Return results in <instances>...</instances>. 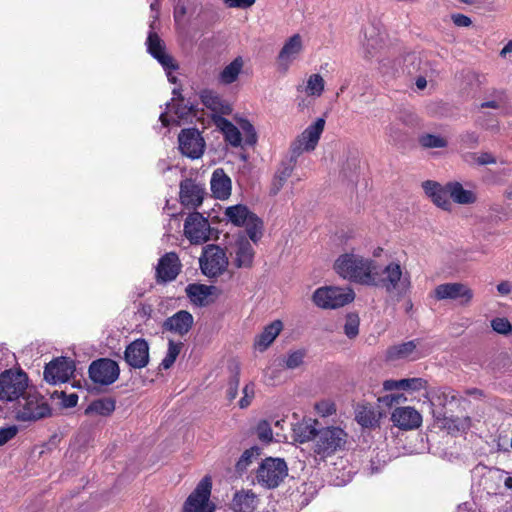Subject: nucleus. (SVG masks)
<instances>
[{"mask_svg": "<svg viewBox=\"0 0 512 512\" xmlns=\"http://www.w3.org/2000/svg\"><path fill=\"white\" fill-rule=\"evenodd\" d=\"M204 188L191 179H185L180 184V200L186 207L196 208L202 204Z\"/></svg>", "mask_w": 512, "mask_h": 512, "instance_id": "obj_24", "label": "nucleus"}, {"mask_svg": "<svg viewBox=\"0 0 512 512\" xmlns=\"http://www.w3.org/2000/svg\"><path fill=\"white\" fill-rule=\"evenodd\" d=\"M181 153L191 159L200 158L205 149V141L195 128L184 129L178 136Z\"/></svg>", "mask_w": 512, "mask_h": 512, "instance_id": "obj_18", "label": "nucleus"}, {"mask_svg": "<svg viewBox=\"0 0 512 512\" xmlns=\"http://www.w3.org/2000/svg\"><path fill=\"white\" fill-rule=\"evenodd\" d=\"M282 329L283 323L280 320H274L265 326L263 331L255 338V349L260 352L265 351L274 342Z\"/></svg>", "mask_w": 512, "mask_h": 512, "instance_id": "obj_29", "label": "nucleus"}, {"mask_svg": "<svg viewBox=\"0 0 512 512\" xmlns=\"http://www.w3.org/2000/svg\"><path fill=\"white\" fill-rule=\"evenodd\" d=\"M491 326L495 332L504 335L508 334L512 329L510 322L506 318L500 317L493 319L491 321Z\"/></svg>", "mask_w": 512, "mask_h": 512, "instance_id": "obj_53", "label": "nucleus"}, {"mask_svg": "<svg viewBox=\"0 0 512 512\" xmlns=\"http://www.w3.org/2000/svg\"><path fill=\"white\" fill-rule=\"evenodd\" d=\"M242 394L243 396L239 400V407L244 409L251 404L255 396V384L253 382L247 383L242 390Z\"/></svg>", "mask_w": 512, "mask_h": 512, "instance_id": "obj_47", "label": "nucleus"}, {"mask_svg": "<svg viewBox=\"0 0 512 512\" xmlns=\"http://www.w3.org/2000/svg\"><path fill=\"white\" fill-rule=\"evenodd\" d=\"M422 187L426 195L433 201L435 205L444 210L450 209L451 202L449 199L448 184L443 187L435 181L427 180L422 183Z\"/></svg>", "mask_w": 512, "mask_h": 512, "instance_id": "obj_27", "label": "nucleus"}, {"mask_svg": "<svg viewBox=\"0 0 512 512\" xmlns=\"http://www.w3.org/2000/svg\"><path fill=\"white\" fill-rule=\"evenodd\" d=\"M453 23L458 27H468L471 25V19L464 14H453L451 16Z\"/></svg>", "mask_w": 512, "mask_h": 512, "instance_id": "obj_56", "label": "nucleus"}, {"mask_svg": "<svg viewBox=\"0 0 512 512\" xmlns=\"http://www.w3.org/2000/svg\"><path fill=\"white\" fill-rule=\"evenodd\" d=\"M428 349L422 345L420 340H411L402 344L394 345L387 351V356L391 360L410 359L416 360L425 356Z\"/></svg>", "mask_w": 512, "mask_h": 512, "instance_id": "obj_21", "label": "nucleus"}, {"mask_svg": "<svg viewBox=\"0 0 512 512\" xmlns=\"http://www.w3.org/2000/svg\"><path fill=\"white\" fill-rule=\"evenodd\" d=\"M305 355L306 353L304 350L289 352L284 359L285 367L288 369H296L300 367L304 362Z\"/></svg>", "mask_w": 512, "mask_h": 512, "instance_id": "obj_43", "label": "nucleus"}, {"mask_svg": "<svg viewBox=\"0 0 512 512\" xmlns=\"http://www.w3.org/2000/svg\"><path fill=\"white\" fill-rule=\"evenodd\" d=\"M419 141L425 148H443L447 146V141L444 138L433 134H424Z\"/></svg>", "mask_w": 512, "mask_h": 512, "instance_id": "obj_45", "label": "nucleus"}, {"mask_svg": "<svg viewBox=\"0 0 512 512\" xmlns=\"http://www.w3.org/2000/svg\"><path fill=\"white\" fill-rule=\"evenodd\" d=\"M410 286V274L399 260L389 262L382 269L377 265L372 287L382 288L389 294L402 296Z\"/></svg>", "mask_w": 512, "mask_h": 512, "instance_id": "obj_2", "label": "nucleus"}, {"mask_svg": "<svg viewBox=\"0 0 512 512\" xmlns=\"http://www.w3.org/2000/svg\"><path fill=\"white\" fill-rule=\"evenodd\" d=\"M446 425L448 427V429H455L457 431H466L470 428L471 426V419L470 417H457V418H454V419H449L447 420L446 422Z\"/></svg>", "mask_w": 512, "mask_h": 512, "instance_id": "obj_49", "label": "nucleus"}, {"mask_svg": "<svg viewBox=\"0 0 512 512\" xmlns=\"http://www.w3.org/2000/svg\"><path fill=\"white\" fill-rule=\"evenodd\" d=\"M240 128L245 135V141L249 145L256 143L257 136L253 125L248 120L240 121Z\"/></svg>", "mask_w": 512, "mask_h": 512, "instance_id": "obj_50", "label": "nucleus"}, {"mask_svg": "<svg viewBox=\"0 0 512 512\" xmlns=\"http://www.w3.org/2000/svg\"><path fill=\"white\" fill-rule=\"evenodd\" d=\"M238 385H239V378L236 376L232 380V382L230 384V388L228 390V396H229L230 399H234L236 397L237 390H238Z\"/></svg>", "mask_w": 512, "mask_h": 512, "instance_id": "obj_60", "label": "nucleus"}, {"mask_svg": "<svg viewBox=\"0 0 512 512\" xmlns=\"http://www.w3.org/2000/svg\"><path fill=\"white\" fill-rule=\"evenodd\" d=\"M473 291L462 283L440 284L434 289L437 300H459L461 305H468L473 299Z\"/></svg>", "mask_w": 512, "mask_h": 512, "instance_id": "obj_19", "label": "nucleus"}, {"mask_svg": "<svg viewBox=\"0 0 512 512\" xmlns=\"http://www.w3.org/2000/svg\"><path fill=\"white\" fill-rule=\"evenodd\" d=\"M147 50L148 52L162 65L166 71L169 82L176 83V76L173 75V71L177 69V65L174 60L165 51V44L157 35V33L150 32L147 37Z\"/></svg>", "mask_w": 512, "mask_h": 512, "instance_id": "obj_15", "label": "nucleus"}, {"mask_svg": "<svg viewBox=\"0 0 512 512\" xmlns=\"http://www.w3.org/2000/svg\"><path fill=\"white\" fill-rule=\"evenodd\" d=\"M325 120L318 118L310 124L292 143L290 146V160L296 162L297 158L304 152L313 151L324 131Z\"/></svg>", "mask_w": 512, "mask_h": 512, "instance_id": "obj_8", "label": "nucleus"}, {"mask_svg": "<svg viewBox=\"0 0 512 512\" xmlns=\"http://www.w3.org/2000/svg\"><path fill=\"white\" fill-rule=\"evenodd\" d=\"M292 172L293 165L290 164H284L277 170L271 186L273 195H276L282 189L285 182L291 177Z\"/></svg>", "mask_w": 512, "mask_h": 512, "instance_id": "obj_39", "label": "nucleus"}, {"mask_svg": "<svg viewBox=\"0 0 512 512\" xmlns=\"http://www.w3.org/2000/svg\"><path fill=\"white\" fill-rule=\"evenodd\" d=\"M347 440L346 432L339 427H326L318 431L313 451L320 459H325L342 449Z\"/></svg>", "mask_w": 512, "mask_h": 512, "instance_id": "obj_5", "label": "nucleus"}, {"mask_svg": "<svg viewBox=\"0 0 512 512\" xmlns=\"http://www.w3.org/2000/svg\"><path fill=\"white\" fill-rule=\"evenodd\" d=\"M497 290L500 294L506 295L510 293L511 286L508 282H501L497 285Z\"/></svg>", "mask_w": 512, "mask_h": 512, "instance_id": "obj_63", "label": "nucleus"}, {"mask_svg": "<svg viewBox=\"0 0 512 512\" xmlns=\"http://www.w3.org/2000/svg\"><path fill=\"white\" fill-rule=\"evenodd\" d=\"M180 271V262L176 253H166L160 258L156 267L158 280L169 282L174 280Z\"/></svg>", "mask_w": 512, "mask_h": 512, "instance_id": "obj_25", "label": "nucleus"}, {"mask_svg": "<svg viewBox=\"0 0 512 512\" xmlns=\"http://www.w3.org/2000/svg\"><path fill=\"white\" fill-rule=\"evenodd\" d=\"M288 475L286 462L281 458L268 457L264 459L256 471V480L259 485L273 489Z\"/></svg>", "mask_w": 512, "mask_h": 512, "instance_id": "obj_6", "label": "nucleus"}, {"mask_svg": "<svg viewBox=\"0 0 512 512\" xmlns=\"http://www.w3.org/2000/svg\"><path fill=\"white\" fill-rule=\"evenodd\" d=\"M324 89V78L318 73L309 75L305 85L298 87V91H303L307 96L313 98H319L323 94Z\"/></svg>", "mask_w": 512, "mask_h": 512, "instance_id": "obj_38", "label": "nucleus"}, {"mask_svg": "<svg viewBox=\"0 0 512 512\" xmlns=\"http://www.w3.org/2000/svg\"><path fill=\"white\" fill-rule=\"evenodd\" d=\"M383 413L378 406L370 403H359L355 407V420L362 428L375 429L379 427Z\"/></svg>", "mask_w": 512, "mask_h": 512, "instance_id": "obj_23", "label": "nucleus"}, {"mask_svg": "<svg viewBox=\"0 0 512 512\" xmlns=\"http://www.w3.org/2000/svg\"><path fill=\"white\" fill-rule=\"evenodd\" d=\"M468 157L467 161L478 165L495 164L497 162L496 158L488 152L472 153Z\"/></svg>", "mask_w": 512, "mask_h": 512, "instance_id": "obj_46", "label": "nucleus"}, {"mask_svg": "<svg viewBox=\"0 0 512 512\" xmlns=\"http://www.w3.org/2000/svg\"><path fill=\"white\" fill-rule=\"evenodd\" d=\"M51 409L38 392L28 390L18 401L16 418L22 422H35L49 416Z\"/></svg>", "mask_w": 512, "mask_h": 512, "instance_id": "obj_4", "label": "nucleus"}, {"mask_svg": "<svg viewBox=\"0 0 512 512\" xmlns=\"http://www.w3.org/2000/svg\"><path fill=\"white\" fill-rule=\"evenodd\" d=\"M256 245L245 233L237 234L232 246L231 257L235 267L239 269H248L253 265Z\"/></svg>", "mask_w": 512, "mask_h": 512, "instance_id": "obj_14", "label": "nucleus"}, {"mask_svg": "<svg viewBox=\"0 0 512 512\" xmlns=\"http://www.w3.org/2000/svg\"><path fill=\"white\" fill-rule=\"evenodd\" d=\"M202 104L216 114L229 115L232 112V106L217 92L205 89L200 93Z\"/></svg>", "mask_w": 512, "mask_h": 512, "instance_id": "obj_26", "label": "nucleus"}, {"mask_svg": "<svg viewBox=\"0 0 512 512\" xmlns=\"http://www.w3.org/2000/svg\"><path fill=\"white\" fill-rule=\"evenodd\" d=\"M427 382L422 378H407L400 380L389 379L383 382L385 391H419L426 388Z\"/></svg>", "mask_w": 512, "mask_h": 512, "instance_id": "obj_32", "label": "nucleus"}, {"mask_svg": "<svg viewBox=\"0 0 512 512\" xmlns=\"http://www.w3.org/2000/svg\"><path fill=\"white\" fill-rule=\"evenodd\" d=\"M316 412L322 417H328L336 412V406L331 400H321L315 404Z\"/></svg>", "mask_w": 512, "mask_h": 512, "instance_id": "obj_48", "label": "nucleus"}, {"mask_svg": "<svg viewBox=\"0 0 512 512\" xmlns=\"http://www.w3.org/2000/svg\"><path fill=\"white\" fill-rule=\"evenodd\" d=\"M125 361L132 368H143L149 363V345L145 339L139 338L131 342L124 352Z\"/></svg>", "mask_w": 512, "mask_h": 512, "instance_id": "obj_20", "label": "nucleus"}, {"mask_svg": "<svg viewBox=\"0 0 512 512\" xmlns=\"http://www.w3.org/2000/svg\"><path fill=\"white\" fill-rule=\"evenodd\" d=\"M355 294L350 288L320 287L313 293V302L323 309L342 307L354 300Z\"/></svg>", "mask_w": 512, "mask_h": 512, "instance_id": "obj_9", "label": "nucleus"}, {"mask_svg": "<svg viewBox=\"0 0 512 512\" xmlns=\"http://www.w3.org/2000/svg\"><path fill=\"white\" fill-rule=\"evenodd\" d=\"M119 366L111 359L102 358L93 361L89 367V376L94 383L110 385L119 377Z\"/></svg>", "mask_w": 512, "mask_h": 512, "instance_id": "obj_16", "label": "nucleus"}, {"mask_svg": "<svg viewBox=\"0 0 512 512\" xmlns=\"http://www.w3.org/2000/svg\"><path fill=\"white\" fill-rule=\"evenodd\" d=\"M150 8H151V10H152L153 12H155V15L153 16V18H154L153 22L150 24V29H151V30L149 31V33H150V32L155 33L153 30H154V23H155V21H156V20H157V18H158V9H159V4H158V2H157V1H155V2L151 3Z\"/></svg>", "mask_w": 512, "mask_h": 512, "instance_id": "obj_62", "label": "nucleus"}, {"mask_svg": "<svg viewBox=\"0 0 512 512\" xmlns=\"http://www.w3.org/2000/svg\"><path fill=\"white\" fill-rule=\"evenodd\" d=\"M216 126L223 133L225 140L233 147L240 146L242 142V136L240 130L228 119L223 116L215 118Z\"/></svg>", "mask_w": 512, "mask_h": 512, "instance_id": "obj_34", "label": "nucleus"}, {"mask_svg": "<svg viewBox=\"0 0 512 512\" xmlns=\"http://www.w3.org/2000/svg\"><path fill=\"white\" fill-rule=\"evenodd\" d=\"M181 346V343H175L172 340L169 341L167 353L160 364L163 369L166 370L172 367L181 351Z\"/></svg>", "mask_w": 512, "mask_h": 512, "instance_id": "obj_42", "label": "nucleus"}, {"mask_svg": "<svg viewBox=\"0 0 512 512\" xmlns=\"http://www.w3.org/2000/svg\"><path fill=\"white\" fill-rule=\"evenodd\" d=\"M391 421L402 430H412L421 425L422 416L413 407L404 406L398 407L392 412Z\"/></svg>", "mask_w": 512, "mask_h": 512, "instance_id": "obj_22", "label": "nucleus"}, {"mask_svg": "<svg viewBox=\"0 0 512 512\" xmlns=\"http://www.w3.org/2000/svg\"><path fill=\"white\" fill-rule=\"evenodd\" d=\"M359 317L356 314H348L344 324V333L348 338H354L359 333Z\"/></svg>", "mask_w": 512, "mask_h": 512, "instance_id": "obj_44", "label": "nucleus"}, {"mask_svg": "<svg viewBox=\"0 0 512 512\" xmlns=\"http://www.w3.org/2000/svg\"><path fill=\"white\" fill-rule=\"evenodd\" d=\"M260 455V449L256 446L245 450L239 460L236 463V469L238 472H244L247 467L251 464L252 460Z\"/></svg>", "mask_w": 512, "mask_h": 512, "instance_id": "obj_41", "label": "nucleus"}, {"mask_svg": "<svg viewBox=\"0 0 512 512\" xmlns=\"http://www.w3.org/2000/svg\"><path fill=\"white\" fill-rule=\"evenodd\" d=\"M19 429L16 425H10L0 428V446L5 445L12 440L18 433Z\"/></svg>", "mask_w": 512, "mask_h": 512, "instance_id": "obj_54", "label": "nucleus"}, {"mask_svg": "<svg viewBox=\"0 0 512 512\" xmlns=\"http://www.w3.org/2000/svg\"><path fill=\"white\" fill-rule=\"evenodd\" d=\"M211 191L218 199H226L231 194V180L222 169H216L211 177Z\"/></svg>", "mask_w": 512, "mask_h": 512, "instance_id": "obj_31", "label": "nucleus"}, {"mask_svg": "<svg viewBox=\"0 0 512 512\" xmlns=\"http://www.w3.org/2000/svg\"><path fill=\"white\" fill-rule=\"evenodd\" d=\"M316 424L317 421L315 420H306L295 424L293 427L295 441L305 443L312 439H316L318 433Z\"/></svg>", "mask_w": 512, "mask_h": 512, "instance_id": "obj_37", "label": "nucleus"}, {"mask_svg": "<svg viewBox=\"0 0 512 512\" xmlns=\"http://www.w3.org/2000/svg\"><path fill=\"white\" fill-rule=\"evenodd\" d=\"M303 51L304 40L300 34L296 33L288 37L284 41L276 58L278 71L281 73H287L291 65L299 59Z\"/></svg>", "mask_w": 512, "mask_h": 512, "instance_id": "obj_12", "label": "nucleus"}, {"mask_svg": "<svg viewBox=\"0 0 512 512\" xmlns=\"http://www.w3.org/2000/svg\"><path fill=\"white\" fill-rule=\"evenodd\" d=\"M78 402V395L72 393L66 396L63 403L65 407H74L77 405Z\"/></svg>", "mask_w": 512, "mask_h": 512, "instance_id": "obj_61", "label": "nucleus"}, {"mask_svg": "<svg viewBox=\"0 0 512 512\" xmlns=\"http://www.w3.org/2000/svg\"><path fill=\"white\" fill-rule=\"evenodd\" d=\"M449 199L462 205L473 204L477 200V195L473 190L464 189L459 182L448 183Z\"/></svg>", "mask_w": 512, "mask_h": 512, "instance_id": "obj_36", "label": "nucleus"}, {"mask_svg": "<svg viewBox=\"0 0 512 512\" xmlns=\"http://www.w3.org/2000/svg\"><path fill=\"white\" fill-rule=\"evenodd\" d=\"M244 67V60L241 56L236 57L233 61L227 64L218 75V82L221 85L227 86L236 82L242 73Z\"/></svg>", "mask_w": 512, "mask_h": 512, "instance_id": "obj_33", "label": "nucleus"}, {"mask_svg": "<svg viewBox=\"0 0 512 512\" xmlns=\"http://www.w3.org/2000/svg\"><path fill=\"white\" fill-rule=\"evenodd\" d=\"M115 410V402L112 399H99L93 401L86 409V413H96L102 416L110 415Z\"/></svg>", "mask_w": 512, "mask_h": 512, "instance_id": "obj_40", "label": "nucleus"}, {"mask_svg": "<svg viewBox=\"0 0 512 512\" xmlns=\"http://www.w3.org/2000/svg\"><path fill=\"white\" fill-rule=\"evenodd\" d=\"M224 218L228 223L236 227H244L245 235L255 244H258L263 236V221L245 205L236 204L226 207Z\"/></svg>", "mask_w": 512, "mask_h": 512, "instance_id": "obj_3", "label": "nucleus"}, {"mask_svg": "<svg viewBox=\"0 0 512 512\" xmlns=\"http://www.w3.org/2000/svg\"><path fill=\"white\" fill-rule=\"evenodd\" d=\"M378 263L354 251L340 255L335 261L334 268L339 276L364 286H371L375 281Z\"/></svg>", "mask_w": 512, "mask_h": 512, "instance_id": "obj_1", "label": "nucleus"}, {"mask_svg": "<svg viewBox=\"0 0 512 512\" xmlns=\"http://www.w3.org/2000/svg\"><path fill=\"white\" fill-rule=\"evenodd\" d=\"M211 227L207 218L199 212L190 213L184 222V235L192 244H201L210 239Z\"/></svg>", "mask_w": 512, "mask_h": 512, "instance_id": "obj_13", "label": "nucleus"}, {"mask_svg": "<svg viewBox=\"0 0 512 512\" xmlns=\"http://www.w3.org/2000/svg\"><path fill=\"white\" fill-rule=\"evenodd\" d=\"M505 103V97L502 93L501 96L497 100L492 101H486L481 104L482 108H493V109H499L502 108Z\"/></svg>", "mask_w": 512, "mask_h": 512, "instance_id": "obj_58", "label": "nucleus"}, {"mask_svg": "<svg viewBox=\"0 0 512 512\" xmlns=\"http://www.w3.org/2000/svg\"><path fill=\"white\" fill-rule=\"evenodd\" d=\"M257 506V495L250 490L236 492L231 503V509L234 512H255Z\"/></svg>", "mask_w": 512, "mask_h": 512, "instance_id": "obj_30", "label": "nucleus"}, {"mask_svg": "<svg viewBox=\"0 0 512 512\" xmlns=\"http://www.w3.org/2000/svg\"><path fill=\"white\" fill-rule=\"evenodd\" d=\"M441 396L444 399L442 402L443 405H447L448 403H451L457 399V395L453 390L443 391Z\"/></svg>", "mask_w": 512, "mask_h": 512, "instance_id": "obj_59", "label": "nucleus"}, {"mask_svg": "<svg viewBox=\"0 0 512 512\" xmlns=\"http://www.w3.org/2000/svg\"><path fill=\"white\" fill-rule=\"evenodd\" d=\"M214 287L202 284H189L186 287V293L190 301L199 307L209 304V298Z\"/></svg>", "mask_w": 512, "mask_h": 512, "instance_id": "obj_35", "label": "nucleus"}, {"mask_svg": "<svg viewBox=\"0 0 512 512\" xmlns=\"http://www.w3.org/2000/svg\"><path fill=\"white\" fill-rule=\"evenodd\" d=\"M258 438L263 442H270L273 433L270 424L267 421H260L256 428Z\"/></svg>", "mask_w": 512, "mask_h": 512, "instance_id": "obj_51", "label": "nucleus"}, {"mask_svg": "<svg viewBox=\"0 0 512 512\" xmlns=\"http://www.w3.org/2000/svg\"><path fill=\"white\" fill-rule=\"evenodd\" d=\"M406 400H407V398L404 397L403 395H387L382 398H379L380 402H382L388 406H391L393 403L404 402Z\"/></svg>", "mask_w": 512, "mask_h": 512, "instance_id": "obj_57", "label": "nucleus"}, {"mask_svg": "<svg viewBox=\"0 0 512 512\" xmlns=\"http://www.w3.org/2000/svg\"><path fill=\"white\" fill-rule=\"evenodd\" d=\"M380 46V40L373 38L372 36L367 39V42L363 44V53L366 59H371L375 56L376 50Z\"/></svg>", "mask_w": 512, "mask_h": 512, "instance_id": "obj_52", "label": "nucleus"}, {"mask_svg": "<svg viewBox=\"0 0 512 512\" xmlns=\"http://www.w3.org/2000/svg\"><path fill=\"white\" fill-rule=\"evenodd\" d=\"M256 0H224V3L229 8L247 9L255 4Z\"/></svg>", "mask_w": 512, "mask_h": 512, "instance_id": "obj_55", "label": "nucleus"}, {"mask_svg": "<svg viewBox=\"0 0 512 512\" xmlns=\"http://www.w3.org/2000/svg\"><path fill=\"white\" fill-rule=\"evenodd\" d=\"M212 483L204 477L186 499L183 512H214L215 505L210 501Z\"/></svg>", "mask_w": 512, "mask_h": 512, "instance_id": "obj_10", "label": "nucleus"}, {"mask_svg": "<svg viewBox=\"0 0 512 512\" xmlns=\"http://www.w3.org/2000/svg\"><path fill=\"white\" fill-rule=\"evenodd\" d=\"M508 53H512V40L508 41V43L503 47L500 52L501 56H505Z\"/></svg>", "mask_w": 512, "mask_h": 512, "instance_id": "obj_64", "label": "nucleus"}, {"mask_svg": "<svg viewBox=\"0 0 512 512\" xmlns=\"http://www.w3.org/2000/svg\"><path fill=\"white\" fill-rule=\"evenodd\" d=\"M193 316L184 310L178 311L164 322V328L179 335L186 334L192 327Z\"/></svg>", "mask_w": 512, "mask_h": 512, "instance_id": "obj_28", "label": "nucleus"}, {"mask_svg": "<svg viewBox=\"0 0 512 512\" xmlns=\"http://www.w3.org/2000/svg\"><path fill=\"white\" fill-rule=\"evenodd\" d=\"M28 391V378L24 372L6 370L0 374V400H18Z\"/></svg>", "mask_w": 512, "mask_h": 512, "instance_id": "obj_7", "label": "nucleus"}, {"mask_svg": "<svg viewBox=\"0 0 512 512\" xmlns=\"http://www.w3.org/2000/svg\"><path fill=\"white\" fill-rule=\"evenodd\" d=\"M199 261L202 273L210 278L221 275L228 267L225 251L216 245L206 246Z\"/></svg>", "mask_w": 512, "mask_h": 512, "instance_id": "obj_11", "label": "nucleus"}, {"mask_svg": "<svg viewBox=\"0 0 512 512\" xmlns=\"http://www.w3.org/2000/svg\"><path fill=\"white\" fill-rule=\"evenodd\" d=\"M75 372L74 361L66 358H57L45 366L44 379L50 384L67 382Z\"/></svg>", "mask_w": 512, "mask_h": 512, "instance_id": "obj_17", "label": "nucleus"}]
</instances>
